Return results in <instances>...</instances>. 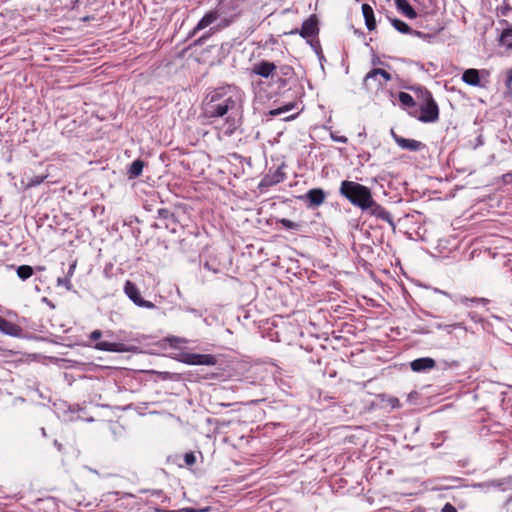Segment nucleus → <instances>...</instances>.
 Returning a JSON list of instances; mask_svg holds the SVG:
<instances>
[{"mask_svg": "<svg viewBox=\"0 0 512 512\" xmlns=\"http://www.w3.org/2000/svg\"><path fill=\"white\" fill-rule=\"evenodd\" d=\"M244 98V92L234 84L215 87L203 99L202 114L209 120L225 117L224 135L232 136L243 123Z\"/></svg>", "mask_w": 512, "mask_h": 512, "instance_id": "nucleus-1", "label": "nucleus"}, {"mask_svg": "<svg viewBox=\"0 0 512 512\" xmlns=\"http://www.w3.org/2000/svg\"><path fill=\"white\" fill-rule=\"evenodd\" d=\"M226 8L227 4L225 3V1L219 0L216 7L206 12L204 16L198 21V23L192 29V31L189 32L188 37L191 38L195 36L199 31L212 25L217 20H220V22L217 24L216 27L210 29L211 32H215L219 29L230 26L234 22L236 16H227Z\"/></svg>", "mask_w": 512, "mask_h": 512, "instance_id": "nucleus-2", "label": "nucleus"}, {"mask_svg": "<svg viewBox=\"0 0 512 512\" xmlns=\"http://www.w3.org/2000/svg\"><path fill=\"white\" fill-rule=\"evenodd\" d=\"M339 193L362 212L369 207V204L373 199L372 192L369 187L349 180H343L341 182Z\"/></svg>", "mask_w": 512, "mask_h": 512, "instance_id": "nucleus-3", "label": "nucleus"}, {"mask_svg": "<svg viewBox=\"0 0 512 512\" xmlns=\"http://www.w3.org/2000/svg\"><path fill=\"white\" fill-rule=\"evenodd\" d=\"M425 103L420 106V115L417 119L423 123H433L439 119V107L431 92L422 90Z\"/></svg>", "mask_w": 512, "mask_h": 512, "instance_id": "nucleus-4", "label": "nucleus"}, {"mask_svg": "<svg viewBox=\"0 0 512 512\" xmlns=\"http://www.w3.org/2000/svg\"><path fill=\"white\" fill-rule=\"evenodd\" d=\"M392 76L382 68L371 69L364 77L362 86L367 91H378L387 82L391 81Z\"/></svg>", "mask_w": 512, "mask_h": 512, "instance_id": "nucleus-5", "label": "nucleus"}, {"mask_svg": "<svg viewBox=\"0 0 512 512\" xmlns=\"http://www.w3.org/2000/svg\"><path fill=\"white\" fill-rule=\"evenodd\" d=\"M489 71L486 69L468 68L462 73L464 83L473 87L485 88L488 83Z\"/></svg>", "mask_w": 512, "mask_h": 512, "instance_id": "nucleus-6", "label": "nucleus"}, {"mask_svg": "<svg viewBox=\"0 0 512 512\" xmlns=\"http://www.w3.org/2000/svg\"><path fill=\"white\" fill-rule=\"evenodd\" d=\"M362 213L374 217L378 221L387 223L392 230L395 231L396 224L393 220L392 214L385 207L377 203L374 198L369 204V207H367Z\"/></svg>", "mask_w": 512, "mask_h": 512, "instance_id": "nucleus-7", "label": "nucleus"}, {"mask_svg": "<svg viewBox=\"0 0 512 512\" xmlns=\"http://www.w3.org/2000/svg\"><path fill=\"white\" fill-rule=\"evenodd\" d=\"M178 360L187 365L214 366L217 359L212 354H199L192 352H181Z\"/></svg>", "mask_w": 512, "mask_h": 512, "instance_id": "nucleus-8", "label": "nucleus"}, {"mask_svg": "<svg viewBox=\"0 0 512 512\" xmlns=\"http://www.w3.org/2000/svg\"><path fill=\"white\" fill-rule=\"evenodd\" d=\"M124 293L126 296L138 307L146 308V309H154L156 305L151 301L145 300L142 298L141 293L137 285L130 281L126 280L124 283Z\"/></svg>", "mask_w": 512, "mask_h": 512, "instance_id": "nucleus-9", "label": "nucleus"}, {"mask_svg": "<svg viewBox=\"0 0 512 512\" xmlns=\"http://www.w3.org/2000/svg\"><path fill=\"white\" fill-rule=\"evenodd\" d=\"M158 220L162 222V224L155 223L153 227L159 228L164 227L167 230H169L171 233H177V228L179 221L175 214L171 212L167 208H160L157 210V217Z\"/></svg>", "mask_w": 512, "mask_h": 512, "instance_id": "nucleus-10", "label": "nucleus"}, {"mask_svg": "<svg viewBox=\"0 0 512 512\" xmlns=\"http://www.w3.org/2000/svg\"><path fill=\"white\" fill-rule=\"evenodd\" d=\"M295 75L292 66L287 64L276 65V71L274 73V78H276L275 83L278 85V88H285L294 80Z\"/></svg>", "mask_w": 512, "mask_h": 512, "instance_id": "nucleus-11", "label": "nucleus"}, {"mask_svg": "<svg viewBox=\"0 0 512 512\" xmlns=\"http://www.w3.org/2000/svg\"><path fill=\"white\" fill-rule=\"evenodd\" d=\"M283 166L278 167L276 170L269 172L261 179L258 188L261 192L266 191L269 187L277 185L286 179V174L283 172Z\"/></svg>", "mask_w": 512, "mask_h": 512, "instance_id": "nucleus-12", "label": "nucleus"}, {"mask_svg": "<svg viewBox=\"0 0 512 512\" xmlns=\"http://www.w3.org/2000/svg\"><path fill=\"white\" fill-rule=\"evenodd\" d=\"M299 198L307 204L308 208L314 209L324 203L326 193L322 188H312Z\"/></svg>", "mask_w": 512, "mask_h": 512, "instance_id": "nucleus-13", "label": "nucleus"}, {"mask_svg": "<svg viewBox=\"0 0 512 512\" xmlns=\"http://www.w3.org/2000/svg\"><path fill=\"white\" fill-rule=\"evenodd\" d=\"M97 350L107 351V352H136L137 348L133 345L118 343V342H109V341H99L94 346Z\"/></svg>", "mask_w": 512, "mask_h": 512, "instance_id": "nucleus-14", "label": "nucleus"}, {"mask_svg": "<svg viewBox=\"0 0 512 512\" xmlns=\"http://www.w3.org/2000/svg\"><path fill=\"white\" fill-rule=\"evenodd\" d=\"M391 136H392L393 140L396 142V144L404 150L416 152V151H421L426 148V145L424 143H422L421 141L404 138V137L396 134L394 132V130H391Z\"/></svg>", "mask_w": 512, "mask_h": 512, "instance_id": "nucleus-15", "label": "nucleus"}, {"mask_svg": "<svg viewBox=\"0 0 512 512\" xmlns=\"http://www.w3.org/2000/svg\"><path fill=\"white\" fill-rule=\"evenodd\" d=\"M275 71L276 64L268 60H261L252 66V73L265 79H274Z\"/></svg>", "mask_w": 512, "mask_h": 512, "instance_id": "nucleus-16", "label": "nucleus"}, {"mask_svg": "<svg viewBox=\"0 0 512 512\" xmlns=\"http://www.w3.org/2000/svg\"><path fill=\"white\" fill-rule=\"evenodd\" d=\"M318 19L315 15H311L307 20L302 23L300 29V36L303 38H312L318 35Z\"/></svg>", "mask_w": 512, "mask_h": 512, "instance_id": "nucleus-17", "label": "nucleus"}, {"mask_svg": "<svg viewBox=\"0 0 512 512\" xmlns=\"http://www.w3.org/2000/svg\"><path fill=\"white\" fill-rule=\"evenodd\" d=\"M436 362L431 357H421L410 362V368L412 371L422 373L433 369Z\"/></svg>", "mask_w": 512, "mask_h": 512, "instance_id": "nucleus-18", "label": "nucleus"}, {"mask_svg": "<svg viewBox=\"0 0 512 512\" xmlns=\"http://www.w3.org/2000/svg\"><path fill=\"white\" fill-rule=\"evenodd\" d=\"M0 332L11 336V337H21L23 334V329L8 320H6L4 317L0 316Z\"/></svg>", "mask_w": 512, "mask_h": 512, "instance_id": "nucleus-19", "label": "nucleus"}, {"mask_svg": "<svg viewBox=\"0 0 512 512\" xmlns=\"http://www.w3.org/2000/svg\"><path fill=\"white\" fill-rule=\"evenodd\" d=\"M434 292L442 294V295L448 297L454 304H461V305H464L466 307L473 306V303L471 302L472 298H469V297H466V296H463V295H460V294L452 295V294H450V293H448L446 291L440 290L438 288H435Z\"/></svg>", "mask_w": 512, "mask_h": 512, "instance_id": "nucleus-20", "label": "nucleus"}, {"mask_svg": "<svg viewBox=\"0 0 512 512\" xmlns=\"http://www.w3.org/2000/svg\"><path fill=\"white\" fill-rule=\"evenodd\" d=\"M362 13L367 29L369 31L374 30L376 28V19L373 8L369 4H363Z\"/></svg>", "mask_w": 512, "mask_h": 512, "instance_id": "nucleus-21", "label": "nucleus"}, {"mask_svg": "<svg viewBox=\"0 0 512 512\" xmlns=\"http://www.w3.org/2000/svg\"><path fill=\"white\" fill-rule=\"evenodd\" d=\"M396 8L407 18L415 19L417 13L407 0H395Z\"/></svg>", "mask_w": 512, "mask_h": 512, "instance_id": "nucleus-22", "label": "nucleus"}, {"mask_svg": "<svg viewBox=\"0 0 512 512\" xmlns=\"http://www.w3.org/2000/svg\"><path fill=\"white\" fill-rule=\"evenodd\" d=\"M144 168V161L141 159L134 160L127 169L129 179L137 178L142 174Z\"/></svg>", "mask_w": 512, "mask_h": 512, "instance_id": "nucleus-23", "label": "nucleus"}, {"mask_svg": "<svg viewBox=\"0 0 512 512\" xmlns=\"http://www.w3.org/2000/svg\"><path fill=\"white\" fill-rule=\"evenodd\" d=\"M391 25L402 34H410L413 32V29L404 21L397 18H389Z\"/></svg>", "mask_w": 512, "mask_h": 512, "instance_id": "nucleus-24", "label": "nucleus"}, {"mask_svg": "<svg viewBox=\"0 0 512 512\" xmlns=\"http://www.w3.org/2000/svg\"><path fill=\"white\" fill-rule=\"evenodd\" d=\"M435 327L439 330H444L447 334H451L456 329H462L464 331H467V328L463 322H457L452 324L437 323Z\"/></svg>", "mask_w": 512, "mask_h": 512, "instance_id": "nucleus-25", "label": "nucleus"}, {"mask_svg": "<svg viewBox=\"0 0 512 512\" xmlns=\"http://www.w3.org/2000/svg\"><path fill=\"white\" fill-rule=\"evenodd\" d=\"M17 276L22 280L25 281L29 279L33 273L34 269L30 265H20L16 269Z\"/></svg>", "mask_w": 512, "mask_h": 512, "instance_id": "nucleus-26", "label": "nucleus"}, {"mask_svg": "<svg viewBox=\"0 0 512 512\" xmlns=\"http://www.w3.org/2000/svg\"><path fill=\"white\" fill-rule=\"evenodd\" d=\"M398 100L405 107H414L416 105L414 98L407 92H399Z\"/></svg>", "mask_w": 512, "mask_h": 512, "instance_id": "nucleus-27", "label": "nucleus"}, {"mask_svg": "<svg viewBox=\"0 0 512 512\" xmlns=\"http://www.w3.org/2000/svg\"><path fill=\"white\" fill-rule=\"evenodd\" d=\"M278 224H281L282 227L286 230H294V231H300L302 225L300 223L293 222L286 218H281L277 220Z\"/></svg>", "mask_w": 512, "mask_h": 512, "instance_id": "nucleus-28", "label": "nucleus"}, {"mask_svg": "<svg viewBox=\"0 0 512 512\" xmlns=\"http://www.w3.org/2000/svg\"><path fill=\"white\" fill-rule=\"evenodd\" d=\"M295 107V103H288L286 105H283L281 107L272 109L269 111V115L275 117L285 114L286 112L291 111Z\"/></svg>", "mask_w": 512, "mask_h": 512, "instance_id": "nucleus-29", "label": "nucleus"}, {"mask_svg": "<svg viewBox=\"0 0 512 512\" xmlns=\"http://www.w3.org/2000/svg\"><path fill=\"white\" fill-rule=\"evenodd\" d=\"M210 510H211L210 507H205V508H201V509H196L193 507H186V508H181L178 510H167V509H163V508H157L156 512H208Z\"/></svg>", "mask_w": 512, "mask_h": 512, "instance_id": "nucleus-30", "label": "nucleus"}, {"mask_svg": "<svg viewBox=\"0 0 512 512\" xmlns=\"http://www.w3.org/2000/svg\"><path fill=\"white\" fill-rule=\"evenodd\" d=\"M505 484L512 485V477L503 480H492L486 483L487 486L497 487L502 491L506 490V488L504 487Z\"/></svg>", "mask_w": 512, "mask_h": 512, "instance_id": "nucleus-31", "label": "nucleus"}, {"mask_svg": "<svg viewBox=\"0 0 512 512\" xmlns=\"http://www.w3.org/2000/svg\"><path fill=\"white\" fill-rule=\"evenodd\" d=\"M166 341L169 343L172 348H179L181 344L186 343L187 341L184 338L172 336L166 338Z\"/></svg>", "mask_w": 512, "mask_h": 512, "instance_id": "nucleus-32", "label": "nucleus"}, {"mask_svg": "<svg viewBox=\"0 0 512 512\" xmlns=\"http://www.w3.org/2000/svg\"><path fill=\"white\" fill-rule=\"evenodd\" d=\"M58 286H64L67 290H71L72 284L69 277H59L57 279Z\"/></svg>", "mask_w": 512, "mask_h": 512, "instance_id": "nucleus-33", "label": "nucleus"}, {"mask_svg": "<svg viewBox=\"0 0 512 512\" xmlns=\"http://www.w3.org/2000/svg\"><path fill=\"white\" fill-rule=\"evenodd\" d=\"M184 462L186 463V465H193L195 464L196 462V456L193 452H187L185 453L184 455Z\"/></svg>", "mask_w": 512, "mask_h": 512, "instance_id": "nucleus-34", "label": "nucleus"}, {"mask_svg": "<svg viewBox=\"0 0 512 512\" xmlns=\"http://www.w3.org/2000/svg\"><path fill=\"white\" fill-rule=\"evenodd\" d=\"M508 38H512V26L504 29L500 34V41L505 43Z\"/></svg>", "mask_w": 512, "mask_h": 512, "instance_id": "nucleus-35", "label": "nucleus"}, {"mask_svg": "<svg viewBox=\"0 0 512 512\" xmlns=\"http://www.w3.org/2000/svg\"><path fill=\"white\" fill-rule=\"evenodd\" d=\"M471 302L473 303V305H487L490 302V300L482 297H472Z\"/></svg>", "mask_w": 512, "mask_h": 512, "instance_id": "nucleus-36", "label": "nucleus"}, {"mask_svg": "<svg viewBox=\"0 0 512 512\" xmlns=\"http://www.w3.org/2000/svg\"><path fill=\"white\" fill-rule=\"evenodd\" d=\"M331 136V139L334 141V142H339V143H347L348 139L346 136H338L336 135L335 133L331 132L330 134Z\"/></svg>", "mask_w": 512, "mask_h": 512, "instance_id": "nucleus-37", "label": "nucleus"}, {"mask_svg": "<svg viewBox=\"0 0 512 512\" xmlns=\"http://www.w3.org/2000/svg\"><path fill=\"white\" fill-rule=\"evenodd\" d=\"M211 31L203 36H201L200 38H198L197 40H195L194 42V46H199V45H202L205 43V41L210 37L211 35Z\"/></svg>", "mask_w": 512, "mask_h": 512, "instance_id": "nucleus-38", "label": "nucleus"}, {"mask_svg": "<svg viewBox=\"0 0 512 512\" xmlns=\"http://www.w3.org/2000/svg\"><path fill=\"white\" fill-rule=\"evenodd\" d=\"M505 86L507 89H511L512 86V68L507 71V76L505 80Z\"/></svg>", "mask_w": 512, "mask_h": 512, "instance_id": "nucleus-39", "label": "nucleus"}, {"mask_svg": "<svg viewBox=\"0 0 512 512\" xmlns=\"http://www.w3.org/2000/svg\"><path fill=\"white\" fill-rule=\"evenodd\" d=\"M468 317L475 323H480L483 321L482 317L478 315L476 312H469Z\"/></svg>", "mask_w": 512, "mask_h": 512, "instance_id": "nucleus-40", "label": "nucleus"}, {"mask_svg": "<svg viewBox=\"0 0 512 512\" xmlns=\"http://www.w3.org/2000/svg\"><path fill=\"white\" fill-rule=\"evenodd\" d=\"M102 336V332L100 330H94L90 334V339L93 341H97Z\"/></svg>", "mask_w": 512, "mask_h": 512, "instance_id": "nucleus-41", "label": "nucleus"}, {"mask_svg": "<svg viewBox=\"0 0 512 512\" xmlns=\"http://www.w3.org/2000/svg\"><path fill=\"white\" fill-rule=\"evenodd\" d=\"M504 508L506 512H512V495L505 502Z\"/></svg>", "mask_w": 512, "mask_h": 512, "instance_id": "nucleus-42", "label": "nucleus"}, {"mask_svg": "<svg viewBox=\"0 0 512 512\" xmlns=\"http://www.w3.org/2000/svg\"><path fill=\"white\" fill-rule=\"evenodd\" d=\"M441 512H457L456 508L452 506L451 504L447 503L442 508Z\"/></svg>", "mask_w": 512, "mask_h": 512, "instance_id": "nucleus-43", "label": "nucleus"}, {"mask_svg": "<svg viewBox=\"0 0 512 512\" xmlns=\"http://www.w3.org/2000/svg\"><path fill=\"white\" fill-rule=\"evenodd\" d=\"M411 34L414 36H417L419 38H423V39H425L428 36L427 34L421 32V31H417V30H413V32Z\"/></svg>", "mask_w": 512, "mask_h": 512, "instance_id": "nucleus-44", "label": "nucleus"}, {"mask_svg": "<svg viewBox=\"0 0 512 512\" xmlns=\"http://www.w3.org/2000/svg\"><path fill=\"white\" fill-rule=\"evenodd\" d=\"M484 145V137L482 135L477 136L476 138V147L483 146Z\"/></svg>", "mask_w": 512, "mask_h": 512, "instance_id": "nucleus-45", "label": "nucleus"}, {"mask_svg": "<svg viewBox=\"0 0 512 512\" xmlns=\"http://www.w3.org/2000/svg\"><path fill=\"white\" fill-rule=\"evenodd\" d=\"M42 302L47 304L51 309H55L54 303L51 300H49L47 297H43Z\"/></svg>", "mask_w": 512, "mask_h": 512, "instance_id": "nucleus-46", "label": "nucleus"}, {"mask_svg": "<svg viewBox=\"0 0 512 512\" xmlns=\"http://www.w3.org/2000/svg\"><path fill=\"white\" fill-rule=\"evenodd\" d=\"M75 267H76V263H73V264L70 265L66 277L70 278L73 275Z\"/></svg>", "mask_w": 512, "mask_h": 512, "instance_id": "nucleus-47", "label": "nucleus"}, {"mask_svg": "<svg viewBox=\"0 0 512 512\" xmlns=\"http://www.w3.org/2000/svg\"><path fill=\"white\" fill-rule=\"evenodd\" d=\"M502 178L504 182H509L512 179V171L504 174Z\"/></svg>", "mask_w": 512, "mask_h": 512, "instance_id": "nucleus-48", "label": "nucleus"}, {"mask_svg": "<svg viewBox=\"0 0 512 512\" xmlns=\"http://www.w3.org/2000/svg\"><path fill=\"white\" fill-rule=\"evenodd\" d=\"M313 48L315 49L317 54L320 56V59L323 58V55L321 54V48H320V45H319L318 42H317V44L315 46L313 45Z\"/></svg>", "mask_w": 512, "mask_h": 512, "instance_id": "nucleus-49", "label": "nucleus"}, {"mask_svg": "<svg viewBox=\"0 0 512 512\" xmlns=\"http://www.w3.org/2000/svg\"><path fill=\"white\" fill-rule=\"evenodd\" d=\"M297 115H298V113H296V114H292V115H289V116H285V117H283L282 119H283L284 121H290V120L295 119V118L297 117Z\"/></svg>", "mask_w": 512, "mask_h": 512, "instance_id": "nucleus-50", "label": "nucleus"}, {"mask_svg": "<svg viewBox=\"0 0 512 512\" xmlns=\"http://www.w3.org/2000/svg\"><path fill=\"white\" fill-rule=\"evenodd\" d=\"M188 311L190 313L194 314L195 316H199L200 317L202 315L199 310L194 309V308H190V309H188Z\"/></svg>", "mask_w": 512, "mask_h": 512, "instance_id": "nucleus-51", "label": "nucleus"}, {"mask_svg": "<svg viewBox=\"0 0 512 512\" xmlns=\"http://www.w3.org/2000/svg\"><path fill=\"white\" fill-rule=\"evenodd\" d=\"M204 267H205L206 269H208V270L213 271L214 273H217V271H218L217 269H212V266H210L208 262H206V263L204 264Z\"/></svg>", "mask_w": 512, "mask_h": 512, "instance_id": "nucleus-52", "label": "nucleus"}, {"mask_svg": "<svg viewBox=\"0 0 512 512\" xmlns=\"http://www.w3.org/2000/svg\"><path fill=\"white\" fill-rule=\"evenodd\" d=\"M379 63H381V62H380V59L378 57L373 58V60H372V64L373 65H376V64H379Z\"/></svg>", "mask_w": 512, "mask_h": 512, "instance_id": "nucleus-53", "label": "nucleus"}, {"mask_svg": "<svg viewBox=\"0 0 512 512\" xmlns=\"http://www.w3.org/2000/svg\"><path fill=\"white\" fill-rule=\"evenodd\" d=\"M218 405L221 406V407H230V406H232V404H230V403H219Z\"/></svg>", "mask_w": 512, "mask_h": 512, "instance_id": "nucleus-54", "label": "nucleus"}, {"mask_svg": "<svg viewBox=\"0 0 512 512\" xmlns=\"http://www.w3.org/2000/svg\"><path fill=\"white\" fill-rule=\"evenodd\" d=\"M54 445L60 450L62 445L57 440L54 441Z\"/></svg>", "mask_w": 512, "mask_h": 512, "instance_id": "nucleus-55", "label": "nucleus"}, {"mask_svg": "<svg viewBox=\"0 0 512 512\" xmlns=\"http://www.w3.org/2000/svg\"><path fill=\"white\" fill-rule=\"evenodd\" d=\"M37 270L42 271V270H44V267L38 266Z\"/></svg>", "mask_w": 512, "mask_h": 512, "instance_id": "nucleus-56", "label": "nucleus"}, {"mask_svg": "<svg viewBox=\"0 0 512 512\" xmlns=\"http://www.w3.org/2000/svg\"><path fill=\"white\" fill-rule=\"evenodd\" d=\"M41 432H42V434H43L44 436L46 435V431H45V429H44V428H42V429H41Z\"/></svg>", "mask_w": 512, "mask_h": 512, "instance_id": "nucleus-57", "label": "nucleus"}, {"mask_svg": "<svg viewBox=\"0 0 512 512\" xmlns=\"http://www.w3.org/2000/svg\"><path fill=\"white\" fill-rule=\"evenodd\" d=\"M508 47H511V48H512V43H511V44H508Z\"/></svg>", "mask_w": 512, "mask_h": 512, "instance_id": "nucleus-58", "label": "nucleus"}]
</instances>
